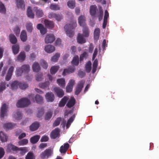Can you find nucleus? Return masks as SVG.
<instances>
[{
	"instance_id": "39",
	"label": "nucleus",
	"mask_w": 159,
	"mask_h": 159,
	"mask_svg": "<svg viewBox=\"0 0 159 159\" xmlns=\"http://www.w3.org/2000/svg\"><path fill=\"white\" fill-rule=\"evenodd\" d=\"M83 27V32L84 36L88 37L89 36V30L88 27L86 26Z\"/></svg>"
},
{
	"instance_id": "55",
	"label": "nucleus",
	"mask_w": 159,
	"mask_h": 159,
	"mask_svg": "<svg viewBox=\"0 0 159 159\" xmlns=\"http://www.w3.org/2000/svg\"><path fill=\"white\" fill-rule=\"evenodd\" d=\"M28 141L26 139H24L18 142V143L19 145H24L27 144L28 143Z\"/></svg>"
},
{
	"instance_id": "35",
	"label": "nucleus",
	"mask_w": 159,
	"mask_h": 159,
	"mask_svg": "<svg viewBox=\"0 0 159 159\" xmlns=\"http://www.w3.org/2000/svg\"><path fill=\"white\" fill-rule=\"evenodd\" d=\"M32 68L33 71L34 72H38L40 69V66L38 62H34Z\"/></svg>"
},
{
	"instance_id": "5",
	"label": "nucleus",
	"mask_w": 159,
	"mask_h": 159,
	"mask_svg": "<svg viewBox=\"0 0 159 159\" xmlns=\"http://www.w3.org/2000/svg\"><path fill=\"white\" fill-rule=\"evenodd\" d=\"M29 98L31 100L35 102L36 101V102L38 103H41L43 100V98L40 95L37 94L35 96L33 94H31L29 95Z\"/></svg>"
},
{
	"instance_id": "36",
	"label": "nucleus",
	"mask_w": 159,
	"mask_h": 159,
	"mask_svg": "<svg viewBox=\"0 0 159 159\" xmlns=\"http://www.w3.org/2000/svg\"><path fill=\"white\" fill-rule=\"evenodd\" d=\"M21 68L23 72L25 73H28L30 70V66L28 65H23L21 66Z\"/></svg>"
},
{
	"instance_id": "24",
	"label": "nucleus",
	"mask_w": 159,
	"mask_h": 159,
	"mask_svg": "<svg viewBox=\"0 0 159 159\" xmlns=\"http://www.w3.org/2000/svg\"><path fill=\"white\" fill-rule=\"evenodd\" d=\"M20 38L21 40L23 42H25L27 39V35L26 31L25 30H22L20 34Z\"/></svg>"
},
{
	"instance_id": "59",
	"label": "nucleus",
	"mask_w": 159,
	"mask_h": 159,
	"mask_svg": "<svg viewBox=\"0 0 159 159\" xmlns=\"http://www.w3.org/2000/svg\"><path fill=\"white\" fill-rule=\"evenodd\" d=\"M14 31L15 34L17 36H18L20 32V29L18 26H16L14 30Z\"/></svg>"
},
{
	"instance_id": "41",
	"label": "nucleus",
	"mask_w": 159,
	"mask_h": 159,
	"mask_svg": "<svg viewBox=\"0 0 159 159\" xmlns=\"http://www.w3.org/2000/svg\"><path fill=\"white\" fill-rule=\"evenodd\" d=\"M72 64L75 66H77L79 63V58L78 56H75L71 61Z\"/></svg>"
},
{
	"instance_id": "57",
	"label": "nucleus",
	"mask_w": 159,
	"mask_h": 159,
	"mask_svg": "<svg viewBox=\"0 0 159 159\" xmlns=\"http://www.w3.org/2000/svg\"><path fill=\"white\" fill-rule=\"evenodd\" d=\"M40 64L41 66L44 68L46 69L48 67L47 63L43 60H41L40 61Z\"/></svg>"
},
{
	"instance_id": "31",
	"label": "nucleus",
	"mask_w": 159,
	"mask_h": 159,
	"mask_svg": "<svg viewBox=\"0 0 159 159\" xmlns=\"http://www.w3.org/2000/svg\"><path fill=\"white\" fill-rule=\"evenodd\" d=\"M57 82L61 87L64 88L65 86V81L64 79H59L57 80Z\"/></svg>"
},
{
	"instance_id": "46",
	"label": "nucleus",
	"mask_w": 159,
	"mask_h": 159,
	"mask_svg": "<svg viewBox=\"0 0 159 159\" xmlns=\"http://www.w3.org/2000/svg\"><path fill=\"white\" fill-rule=\"evenodd\" d=\"M50 8L52 10L54 11H57L60 9V7L57 4H51L50 6Z\"/></svg>"
},
{
	"instance_id": "62",
	"label": "nucleus",
	"mask_w": 159,
	"mask_h": 159,
	"mask_svg": "<svg viewBox=\"0 0 159 159\" xmlns=\"http://www.w3.org/2000/svg\"><path fill=\"white\" fill-rule=\"evenodd\" d=\"M99 12L100 14L99 16L98 19L99 21H101L102 19L103 15V11L101 7L99 8Z\"/></svg>"
},
{
	"instance_id": "1",
	"label": "nucleus",
	"mask_w": 159,
	"mask_h": 159,
	"mask_svg": "<svg viewBox=\"0 0 159 159\" xmlns=\"http://www.w3.org/2000/svg\"><path fill=\"white\" fill-rule=\"evenodd\" d=\"M77 24L75 21H73L70 24H66L65 26L64 29L67 36L72 37L74 35V30Z\"/></svg>"
},
{
	"instance_id": "40",
	"label": "nucleus",
	"mask_w": 159,
	"mask_h": 159,
	"mask_svg": "<svg viewBox=\"0 0 159 159\" xmlns=\"http://www.w3.org/2000/svg\"><path fill=\"white\" fill-rule=\"evenodd\" d=\"M59 68L58 66H53L50 69L51 74L52 75L54 74L57 71Z\"/></svg>"
},
{
	"instance_id": "4",
	"label": "nucleus",
	"mask_w": 159,
	"mask_h": 159,
	"mask_svg": "<svg viewBox=\"0 0 159 159\" xmlns=\"http://www.w3.org/2000/svg\"><path fill=\"white\" fill-rule=\"evenodd\" d=\"M85 83V81L84 80H81L78 82L75 88V95H78L80 93L84 87Z\"/></svg>"
},
{
	"instance_id": "38",
	"label": "nucleus",
	"mask_w": 159,
	"mask_h": 159,
	"mask_svg": "<svg viewBox=\"0 0 159 159\" xmlns=\"http://www.w3.org/2000/svg\"><path fill=\"white\" fill-rule=\"evenodd\" d=\"M34 9L36 10V15L37 17H40L43 16V13L42 10L38 9L37 7H34Z\"/></svg>"
},
{
	"instance_id": "23",
	"label": "nucleus",
	"mask_w": 159,
	"mask_h": 159,
	"mask_svg": "<svg viewBox=\"0 0 159 159\" xmlns=\"http://www.w3.org/2000/svg\"><path fill=\"white\" fill-rule=\"evenodd\" d=\"M45 50L47 52L51 53L55 50V48L51 45H47L45 48Z\"/></svg>"
},
{
	"instance_id": "13",
	"label": "nucleus",
	"mask_w": 159,
	"mask_h": 159,
	"mask_svg": "<svg viewBox=\"0 0 159 159\" xmlns=\"http://www.w3.org/2000/svg\"><path fill=\"white\" fill-rule=\"evenodd\" d=\"M39 124L37 122H35L32 123L30 126V129L32 131H34L37 130L39 127Z\"/></svg>"
},
{
	"instance_id": "32",
	"label": "nucleus",
	"mask_w": 159,
	"mask_h": 159,
	"mask_svg": "<svg viewBox=\"0 0 159 159\" xmlns=\"http://www.w3.org/2000/svg\"><path fill=\"white\" fill-rule=\"evenodd\" d=\"M0 139L2 142H4L7 141V137L4 132L1 131L0 132Z\"/></svg>"
},
{
	"instance_id": "30",
	"label": "nucleus",
	"mask_w": 159,
	"mask_h": 159,
	"mask_svg": "<svg viewBox=\"0 0 159 159\" xmlns=\"http://www.w3.org/2000/svg\"><path fill=\"white\" fill-rule=\"evenodd\" d=\"M10 41L12 44H15L17 43V39L13 34H10L9 35Z\"/></svg>"
},
{
	"instance_id": "63",
	"label": "nucleus",
	"mask_w": 159,
	"mask_h": 159,
	"mask_svg": "<svg viewBox=\"0 0 159 159\" xmlns=\"http://www.w3.org/2000/svg\"><path fill=\"white\" fill-rule=\"evenodd\" d=\"M5 154V151L3 148L2 147H0V159L2 158Z\"/></svg>"
},
{
	"instance_id": "16",
	"label": "nucleus",
	"mask_w": 159,
	"mask_h": 159,
	"mask_svg": "<svg viewBox=\"0 0 159 159\" xmlns=\"http://www.w3.org/2000/svg\"><path fill=\"white\" fill-rule=\"evenodd\" d=\"M75 98L73 97H71L66 104V106L68 108H70L75 105Z\"/></svg>"
},
{
	"instance_id": "52",
	"label": "nucleus",
	"mask_w": 159,
	"mask_h": 159,
	"mask_svg": "<svg viewBox=\"0 0 159 159\" xmlns=\"http://www.w3.org/2000/svg\"><path fill=\"white\" fill-rule=\"evenodd\" d=\"M60 56V54L59 53H56L51 58V61L54 62H56L58 60Z\"/></svg>"
},
{
	"instance_id": "20",
	"label": "nucleus",
	"mask_w": 159,
	"mask_h": 159,
	"mask_svg": "<svg viewBox=\"0 0 159 159\" xmlns=\"http://www.w3.org/2000/svg\"><path fill=\"white\" fill-rule=\"evenodd\" d=\"M17 7L19 8L24 9L25 4L23 0H16Z\"/></svg>"
},
{
	"instance_id": "56",
	"label": "nucleus",
	"mask_w": 159,
	"mask_h": 159,
	"mask_svg": "<svg viewBox=\"0 0 159 159\" xmlns=\"http://www.w3.org/2000/svg\"><path fill=\"white\" fill-rule=\"evenodd\" d=\"M28 87V84L24 82H20V88L21 89H25Z\"/></svg>"
},
{
	"instance_id": "22",
	"label": "nucleus",
	"mask_w": 159,
	"mask_h": 159,
	"mask_svg": "<svg viewBox=\"0 0 159 159\" xmlns=\"http://www.w3.org/2000/svg\"><path fill=\"white\" fill-rule=\"evenodd\" d=\"M44 22L45 26L48 28L52 29L54 27V23L53 21L46 20H44Z\"/></svg>"
},
{
	"instance_id": "3",
	"label": "nucleus",
	"mask_w": 159,
	"mask_h": 159,
	"mask_svg": "<svg viewBox=\"0 0 159 159\" xmlns=\"http://www.w3.org/2000/svg\"><path fill=\"white\" fill-rule=\"evenodd\" d=\"M52 153L53 151L51 149H47L41 153L40 157L42 159H48L52 156Z\"/></svg>"
},
{
	"instance_id": "58",
	"label": "nucleus",
	"mask_w": 159,
	"mask_h": 159,
	"mask_svg": "<svg viewBox=\"0 0 159 159\" xmlns=\"http://www.w3.org/2000/svg\"><path fill=\"white\" fill-rule=\"evenodd\" d=\"M23 73L24 72L21 67H19L17 68L16 73L17 76H21L22 75V73Z\"/></svg>"
},
{
	"instance_id": "45",
	"label": "nucleus",
	"mask_w": 159,
	"mask_h": 159,
	"mask_svg": "<svg viewBox=\"0 0 159 159\" xmlns=\"http://www.w3.org/2000/svg\"><path fill=\"white\" fill-rule=\"evenodd\" d=\"M49 84V83L48 82H45L44 83H40L39 84V87L42 89H45L48 88Z\"/></svg>"
},
{
	"instance_id": "28",
	"label": "nucleus",
	"mask_w": 159,
	"mask_h": 159,
	"mask_svg": "<svg viewBox=\"0 0 159 159\" xmlns=\"http://www.w3.org/2000/svg\"><path fill=\"white\" fill-rule=\"evenodd\" d=\"M40 138V136L39 135H35L30 138V141L31 143L35 144L38 142Z\"/></svg>"
},
{
	"instance_id": "50",
	"label": "nucleus",
	"mask_w": 159,
	"mask_h": 159,
	"mask_svg": "<svg viewBox=\"0 0 159 159\" xmlns=\"http://www.w3.org/2000/svg\"><path fill=\"white\" fill-rule=\"evenodd\" d=\"M44 112V109L43 108H39L38 109L37 114V116L40 118L43 115Z\"/></svg>"
},
{
	"instance_id": "43",
	"label": "nucleus",
	"mask_w": 159,
	"mask_h": 159,
	"mask_svg": "<svg viewBox=\"0 0 159 159\" xmlns=\"http://www.w3.org/2000/svg\"><path fill=\"white\" fill-rule=\"evenodd\" d=\"M75 117V115H73L68 120L67 123L66 124V127L67 128H69V127L70 126L71 123L73 121Z\"/></svg>"
},
{
	"instance_id": "49",
	"label": "nucleus",
	"mask_w": 159,
	"mask_h": 159,
	"mask_svg": "<svg viewBox=\"0 0 159 159\" xmlns=\"http://www.w3.org/2000/svg\"><path fill=\"white\" fill-rule=\"evenodd\" d=\"M67 4L69 8L73 9L75 6V2L74 1H70L68 2Z\"/></svg>"
},
{
	"instance_id": "61",
	"label": "nucleus",
	"mask_w": 159,
	"mask_h": 159,
	"mask_svg": "<svg viewBox=\"0 0 159 159\" xmlns=\"http://www.w3.org/2000/svg\"><path fill=\"white\" fill-rule=\"evenodd\" d=\"M48 139L49 138L47 136L43 135L40 141L41 142H45L48 141Z\"/></svg>"
},
{
	"instance_id": "37",
	"label": "nucleus",
	"mask_w": 159,
	"mask_h": 159,
	"mask_svg": "<svg viewBox=\"0 0 159 159\" xmlns=\"http://www.w3.org/2000/svg\"><path fill=\"white\" fill-rule=\"evenodd\" d=\"M27 16L29 18H33L34 17V14L33 13L30 7L28 8L27 11Z\"/></svg>"
},
{
	"instance_id": "18",
	"label": "nucleus",
	"mask_w": 159,
	"mask_h": 159,
	"mask_svg": "<svg viewBox=\"0 0 159 159\" xmlns=\"http://www.w3.org/2000/svg\"><path fill=\"white\" fill-rule=\"evenodd\" d=\"M16 124L11 123H8L5 124L4 125V127L6 130L8 129H11L13 128Z\"/></svg>"
},
{
	"instance_id": "14",
	"label": "nucleus",
	"mask_w": 159,
	"mask_h": 159,
	"mask_svg": "<svg viewBox=\"0 0 159 159\" xmlns=\"http://www.w3.org/2000/svg\"><path fill=\"white\" fill-rule=\"evenodd\" d=\"M85 21V17L84 16H81L78 18V23L80 26L84 27L86 25Z\"/></svg>"
},
{
	"instance_id": "29",
	"label": "nucleus",
	"mask_w": 159,
	"mask_h": 159,
	"mask_svg": "<svg viewBox=\"0 0 159 159\" xmlns=\"http://www.w3.org/2000/svg\"><path fill=\"white\" fill-rule=\"evenodd\" d=\"M77 41L80 44L84 43L85 42V40L83 38L82 35L80 33L78 34Z\"/></svg>"
},
{
	"instance_id": "53",
	"label": "nucleus",
	"mask_w": 159,
	"mask_h": 159,
	"mask_svg": "<svg viewBox=\"0 0 159 159\" xmlns=\"http://www.w3.org/2000/svg\"><path fill=\"white\" fill-rule=\"evenodd\" d=\"M61 118H57L54 122L53 124V127H55L58 125H59L60 121H61Z\"/></svg>"
},
{
	"instance_id": "6",
	"label": "nucleus",
	"mask_w": 159,
	"mask_h": 159,
	"mask_svg": "<svg viewBox=\"0 0 159 159\" xmlns=\"http://www.w3.org/2000/svg\"><path fill=\"white\" fill-rule=\"evenodd\" d=\"M8 107L5 103L2 104L0 109V117L1 118H3L6 115L7 112V110Z\"/></svg>"
},
{
	"instance_id": "42",
	"label": "nucleus",
	"mask_w": 159,
	"mask_h": 159,
	"mask_svg": "<svg viewBox=\"0 0 159 159\" xmlns=\"http://www.w3.org/2000/svg\"><path fill=\"white\" fill-rule=\"evenodd\" d=\"M26 29L28 32L31 33L33 30L32 24L31 22H29L27 23L26 25Z\"/></svg>"
},
{
	"instance_id": "19",
	"label": "nucleus",
	"mask_w": 159,
	"mask_h": 159,
	"mask_svg": "<svg viewBox=\"0 0 159 159\" xmlns=\"http://www.w3.org/2000/svg\"><path fill=\"white\" fill-rule=\"evenodd\" d=\"M17 7L19 8L24 9L25 4L23 0H16Z\"/></svg>"
},
{
	"instance_id": "26",
	"label": "nucleus",
	"mask_w": 159,
	"mask_h": 159,
	"mask_svg": "<svg viewBox=\"0 0 159 159\" xmlns=\"http://www.w3.org/2000/svg\"><path fill=\"white\" fill-rule=\"evenodd\" d=\"M97 7L95 5H92L90 6V13L92 16H94Z\"/></svg>"
},
{
	"instance_id": "51",
	"label": "nucleus",
	"mask_w": 159,
	"mask_h": 159,
	"mask_svg": "<svg viewBox=\"0 0 159 159\" xmlns=\"http://www.w3.org/2000/svg\"><path fill=\"white\" fill-rule=\"evenodd\" d=\"M52 112L51 111H48L46 114L45 119L46 120H49L52 117Z\"/></svg>"
},
{
	"instance_id": "60",
	"label": "nucleus",
	"mask_w": 159,
	"mask_h": 159,
	"mask_svg": "<svg viewBox=\"0 0 159 159\" xmlns=\"http://www.w3.org/2000/svg\"><path fill=\"white\" fill-rule=\"evenodd\" d=\"M62 18V16L61 15L56 14L54 19L57 21H60Z\"/></svg>"
},
{
	"instance_id": "11",
	"label": "nucleus",
	"mask_w": 159,
	"mask_h": 159,
	"mask_svg": "<svg viewBox=\"0 0 159 159\" xmlns=\"http://www.w3.org/2000/svg\"><path fill=\"white\" fill-rule=\"evenodd\" d=\"M60 133V129L58 128H56L53 130L50 134V137L51 139H55L58 136Z\"/></svg>"
},
{
	"instance_id": "21",
	"label": "nucleus",
	"mask_w": 159,
	"mask_h": 159,
	"mask_svg": "<svg viewBox=\"0 0 159 159\" xmlns=\"http://www.w3.org/2000/svg\"><path fill=\"white\" fill-rule=\"evenodd\" d=\"M25 54L24 52H21L17 57V60L19 61H23L25 59Z\"/></svg>"
},
{
	"instance_id": "2",
	"label": "nucleus",
	"mask_w": 159,
	"mask_h": 159,
	"mask_svg": "<svg viewBox=\"0 0 159 159\" xmlns=\"http://www.w3.org/2000/svg\"><path fill=\"white\" fill-rule=\"evenodd\" d=\"M31 103L30 100L26 98H23L18 100L16 106L18 108H23L28 107Z\"/></svg>"
},
{
	"instance_id": "25",
	"label": "nucleus",
	"mask_w": 159,
	"mask_h": 159,
	"mask_svg": "<svg viewBox=\"0 0 159 159\" xmlns=\"http://www.w3.org/2000/svg\"><path fill=\"white\" fill-rule=\"evenodd\" d=\"M68 100V97L66 96L64 97L59 102L58 104L59 106L60 107H62L64 106Z\"/></svg>"
},
{
	"instance_id": "64",
	"label": "nucleus",
	"mask_w": 159,
	"mask_h": 159,
	"mask_svg": "<svg viewBox=\"0 0 159 159\" xmlns=\"http://www.w3.org/2000/svg\"><path fill=\"white\" fill-rule=\"evenodd\" d=\"M78 75L81 78L83 77L85 75V72L80 70L78 72Z\"/></svg>"
},
{
	"instance_id": "27",
	"label": "nucleus",
	"mask_w": 159,
	"mask_h": 159,
	"mask_svg": "<svg viewBox=\"0 0 159 159\" xmlns=\"http://www.w3.org/2000/svg\"><path fill=\"white\" fill-rule=\"evenodd\" d=\"M12 49L14 54H17L19 51V46L18 44H16L12 46Z\"/></svg>"
},
{
	"instance_id": "47",
	"label": "nucleus",
	"mask_w": 159,
	"mask_h": 159,
	"mask_svg": "<svg viewBox=\"0 0 159 159\" xmlns=\"http://www.w3.org/2000/svg\"><path fill=\"white\" fill-rule=\"evenodd\" d=\"M25 159H35V157L34 154L31 152H29L25 157Z\"/></svg>"
},
{
	"instance_id": "7",
	"label": "nucleus",
	"mask_w": 159,
	"mask_h": 159,
	"mask_svg": "<svg viewBox=\"0 0 159 159\" xmlns=\"http://www.w3.org/2000/svg\"><path fill=\"white\" fill-rule=\"evenodd\" d=\"M55 39V36L53 34H49L46 35L45 39V42L46 43H52L54 41Z\"/></svg>"
},
{
	"instance_id": "17",
	"label": "nucleus",
	"mask_w": 159,
	"mask_h": 159,
	"mask_svg": "<svg viewBox=\"0 0 159 159\" xmlns=\"http://www.w3.org/2000/svg\"><path fill=\"white\" fill-rule=\"evenodd\" d=\"M37 29L40 30L41 33L43 35L47 32V29L44 27L41 24H38L37 26Z\"/></svg>"
},
{
	"instance_id": "34",
	"label": "nucleus",
	"mask_w": 159,
	"mask_h": 159,
	"mask_svg": "<svg viewBox=\"0 0 159 159\" xmlns=\"http://www.w3.org/2000/svg\"><path fill=\"white\" fill-rule=\"evenodd\" d=\"M19 87H20V82L17 81L12 82L11 84V88L12 89H16Z\"/></svg>"
},
{
	"instance_id": "54",
	"label": "nucleus",
	"mask_w": 159,
	"mask_h": 159,
	"mask_svg": "<svg viewBox=\"0 0 159 159\" xmlns=\"http://www.w3.org/2000/svg\"><path fill=\"white\" fill-rule=\"evenodd\" d=\"M6 83L5 82H2L0 83V92H2L6 89Z\"/></svg>"
},
{
	"instance_id": "10",
	"label": "nucleus",
	"mask_w": 159,
	"mask_h": 159,
	"mask_svg": "<svg viewBox=\"0 0 159 159\" xmlns=\"http://www.w3.org/2000/svg\"><path fill=\"white\" fill-rule=\"evenodd\" d=\"M75 70V67L74 66H71L67 69H65L62 73V75H65L67 74H70L74 72Z\"/></svg>"
},
{
	"instance_id": "33",
	"label": "nucleus",
	"mask_w": 159,
	"mask_h": 159,
	"mask_svg": "<svg viewBox=\"0 0 159 159\" xmlns=\"http://www.w3.org/2000/svg\"><path fill=\"white\" fill-rule=\"evenodd\" d=\"M100 31V29L98 28H97L94 30V38L96 40H98L99 39Z\"/></svg>"
},
{
	"instance_id": "15",
	"label": "nucleus",
	"mask_w": 159,
	"mask_h": 159,
	"mask_svg": "<svg viewBox=\"0 0 159 159\" xmlns=\"http://www.w3.org/2000/svg\"><path fill=\"white\" fill-rule=\"evenodd\" d=\"M13 116L16 120H19L22 118V115L20 111H17L14 113L13 114Z\"/></svg>"
},
{
	"instance_id": "44",
	"label": "nucleus",
	"mask_w": 159,
	"mask_h": 159,
	"mask_svg": "<svg viewBox=\"0 0 159 159\" xmlns=\"http://www.w3.org/2000/svg\"><path fill=\"white\" fill-rule=\"evenodd\" d=\"M91 63L90 61H88L86 64L85 65V70L88 72H89L91 70Z\"/></svg>"
},
{
	"instance_id": "12",
	"label": "nucleus",
	"mask_w": 159,
	"mask_h": 159,
	"mask_svg": "<svg viewBox=\"0 0 159 159\" xmlns=\"http://www.w3.org/2000/svg\"><path fill=\"white\" fill-rule=\"evenodd\" d=\"M70 145L68 143H66L64 144V145H62L60 148V151L61 153L65 154L67 150L69 148Z\"/></svg>"
},
{
	"instance_id": "8",
	"label": "nucleus",
	"mask_w": 159,
	"mask_h": 159,
	"mask_svg": "<svg viewBox=\"0 0 159 159\" xmlns=\"http://www.w3.org/2000/svg\"><path fill=\"white\" fill-rule=\"evenodd\" d=\"M54 90L57 96L59 98H62L64 96V91L60 88L55 87L54 89Z\"/></svg>"
},
{
	"instance_id": "9",
	"label": "nucleus",
	"mask_w": 159,
	"mask_h": 159,
	"mask_svg": "<svg viewBox=\"0 0 159 159\" xmlns=\"http://www.w3.org/2000/svg\"><path fill=\"white\" fill-rule=\"evenodd\" d=\"M45 98L48 102H52L54 100V95L52 92H48L45 95Z\"/></svg>"
},
{
	"instance_id": "48",
	"label": "nucleus",
	"mask_w": 159,
	"mask_h": 159,
	"mask_svg": "<svg viewBox=\"0 0 159 159\" xmlns=\"http://www.w3.org/2000/svg\"><path fill=\"white\" fill-rule=\"evenodd\" d=\"M6 9L4 4L0 2V12L5 14L6 13Z\"/></svg>"
}]
</instances>
